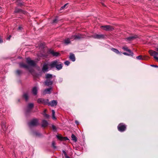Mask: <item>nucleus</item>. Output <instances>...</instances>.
Segmentation results:
<instances>
[{"instance_id": "nucleus-22", "label": "nucleus", "mask_w": 158, "mask_h": 158, "mask_svg": "<svg viewBox=\"0 0 158 158\" xmlns=\"http://www.w3.org/2000/svg\"><path fill=\"white\" fill-rule=\"evenodd\" d=\"M81 38V35H74L73 36H72L71 38V39H80Z\"/></svg>"}, {"instance_id": "nucleus-26", "label": "nucleus", "mask_w": 158, "mask_h": 158, "mask_svg": "<svg viewBox=\"0 0 158 158\" xmlns=\"http://www.w3.org/2000/svg\"><path fill=\"white\" fill-rule=\"evenodd\" d=\"M2 129L4 131H5L6 129V127L4 123H2L1 125Z\"/></svg>"}, {"instance_id": "nucleus-49", "label": "nucleus", "mask_w": 158, "mask_h": 158, "mask_svg": "<svg viewBox=\"0 0 158 158\" xmlns=\"http://www.w3.org/2000/svg\"><path fill=\"white\" fill-rule=\"evenodd\" d=\"M128 54H130V52H128Z\"/></svg>"}, {"instance_id": "nucleus-47", "label": "nucleus", "mask_w": 158, "mask_h": 158, "mask_svg": "<svg viewBox=\"0 0 158 158\" xmlns=\"http://www.w3.org/2000/svg\"><path fill=\"white\" fill-rule=\"evenodd\" d=\"M17 2L20 1V0H16Z\"/></svg>"}, {"instance_id": "nucleus-37", "label": "nucleus", "mask_w": 158, "mask_h": 158, "mask_svg": "<svg viewBox=\"0 0 158 158\" xmlns=\"http://www.w3.org/2000/svg\"><path fill=\"white\" fill-rule=\"evenodd\" d=\"M52 128L53 130L54 131H55L56 130V127L55 126H54L53 125H52Z\"/></svg>"}, {"instance_id": "nucleus-32", "label": "nucleus", "mask_w": 158, "mask_h": 158, "mask_svg": "<svg viewBox=\"0 0 158 158\" xmlns=\"http://www.w3.org/2000/svg\"><path fill=\"white\" fill-rule=\"evenodd\" d=\"M44 99L43 98H39L38 99L37 102L39 103H42L44 101Z\"/></svg>"}, {"instance_id": "nucleus-3", "label": "nucleus", "mask_w": 158, "mask_h": 158, "mask_svg": "<svg viewBox=\"0 0 158 158\" xmlns=\"http://www.w3.org/2000/svg\"><path fill=\"white\" fill-rule=\"evenodd\" d=\"M126 126L123 123L119 124L118 126V131L121 132L124 131L126 130Z\"/></svg>"}, {"instance_id": "nucleus-8", "label": "nucleus", "mask_w": 158, "mask_h": 158, "mask_svg": "<svg viewBox=\"0 0 158 158\" xmlns=\"http://www.w3.org/2000/svg\"><path fill=\"white\" fill-rule=\"evenodd\" d=\"M57 104V101L56 100H52L51 102L48 103L49 106H55Z\"/></svg>"}, {"instance_id": "nucleus-11", "label": "nucleus", "mask_w": 158, "mask_h": 158, "mask_svg": "<svg viewBox=\"0 0 158 158\" xmlns=\"http://www.w3.org/2000/svg\"><path fill=\"white\" fill-rule=\"evenodd\" d=\"M104 35H95L94 36V38L100 39L103 38L104 37Z\"/></svg>"}, {"instance_id": "nucleus-13", "label": "nucleus", "mask_w": 158, "mask_h": 158, "mask_svg": "<svg viewBox=\"0 0 158 158\" xmlns=\"http://www.w3.org/2000/svg\"><path fill=\"white\" fill-rule=\"evenodd\" d=\"M44 83L46 85L48 86L49 85H51L52 84V82L48 79H47V80Z\"/></svg>"}, {"instance_id": "nucleus-34", "label": "nucleus", "mask_w": 158, "mask_h": 158, "mask_svg": "<svg viewBox=\"0 0 158 158\" xmlns=\"http://www.w3.org/2000/svg\"><path fill=\"white\" fill-rule=\"evenodd\" d=\"M52 77V75L50 74H47L46 75V78L48 79V78H51Z\"/></svg>"}, {"instance_id": "nucleus-45", "label": "nucleus", "mask_w": 158, "mask_h": 158, "mask_svg": "<svg viewBox=\"0 0 158 158\" xmlns=\"http://www.w3.org/2000/svg\"><path fill=\"white\" fill-rule=\"evenodd\" d=\"M18 4H19V6H21V5L22 4V3H19Z\"/></svg>"}, {"instance_id": "nucleus-2", "label": "nucleus", "mask_w": 158, "mask_h": 158, "mask_svg": "<svg viewBox=\"0 0 158 158\" xmlns=\"http://www.w3.org/2000/svg\"><path fill=\"white\" fill-rule=\"evenodd\" d=\"M156 51L157 52L153 51L152 50H150L149 51V52L151 56H153L154 59L156 60L158 62V48H157L156 49Z\"/></svg>"}, {"instance_id": "nucleus-27", "label": "nucleus", "mask_w": 158, "mask_h": 158, "mask_svg": "<svg viewBox=\"0 0 158 158\" xmlns=\"http://www.w3.org/2000/svg\"><path fill=\"white\" fill-rule=\"evenodd\" d=\"M65 45H67L69 43V38L65 39L64 43Z\"/></svg>"}, {"instance_id": "nucleus-29", "label": "nucleus", "mask_w": 158, "mask_h": 158, "mask_svg": "<svg viewBox=\"0 0 158 158\" xmlns=\"http://www.w3.org/2000/svg\"><path fill=\"white\" fill-rule=\"evenodd\" d=\"M123 49L125 51H127L128 52H132L131 50L128 49V48L126 46L123 47Z\"/></svg>"}, {"instance_id": "nucleus-33", "label": "nucleus", "mask_w": 158, "mask_h": 158, "mask_svg": "<svg viewBox=\"0 0 158 158\" xmlns=\"http://www.w3.org/2000/svg\"><path fill=\"white\" fill-rule=\"evenodd\" d=\"M63 155H64L65 158H69L67 156L66 152L64 151H63Z\"/></svg>"}, {"instance_id": "nucleus-7", "label": "nucleus", "mask_w": 158, "mask_h": 158, "mask_svg": "<svg viewBox=\"0 0 158 158\" xmlns=\"http://www.w3.org/2000/svg\"><path fill=\"white\" fill-rule=\"evenodd\" d=\"M34 104L32 103H29L27 108V111L28 112L30 111L31 109L33 107Z\"/></svg>"}, {"instance_id": "nucleus-21", "label": "nucleus", "mask_w": 158, "mask_h": 158, "mask_svg": "<svg viewBox=\"0 0 158 158\" xmlns=\"http://www.w3.org/2000/svg\"><path fill=\"white\" fill-rule=\"evenodd\" d=\"M20 66L21 67H23L27 69H29V67L28 65L24 64L23 63H21L19 64Z\"/></svg>"}, {"instance_id": "nucleus-39", "label": "nucleus", "mask_w": 158, "mask_h": 158, "mask_svg": "<svg viewBox=\"0 0 158 158\" xmlns=\"http://www.w3.org/2000/svg\"><path fill=\"white\" fill-rule=\"evenodd\" d=\"M16 73L18 74H19L21 72V71L19 70H17L16 71Z\"/></svg>"}, {"instance_id": "nucleus-12", "label": "nucleus", "mask_w": 158, "mask_h": 158, "mask_svg": "<svg viewBox=\"0 0 158 158\" xmlns=\"http://www.w3.org/2000/svg\"><path fill=\"white\" fill-rule=\"evenodd\" d=\"M38 88L36 87H34L32 89V93L34 95H36L37 94Z\"/></svg>"}, {"instance_id": "nucleus-48", "label": "nucleus", "mask_w": 158, "mask_h": 158, "mask_svg": "<svg viewBox=\"0 0 158 158\" xmlns=\"http://www.w3.org/2000/svg\"><path fill=\"white\" fill-rule=\"evenodd\" d=\"M29 71L31 73V70H29Z\"/></svg>"}, {"instance_id": "nucleus-25", "label": "nucleus", "mask_w": 158, "mask_h": 158, "mask_svg": "<svg viewBox=\"0 0 158 158\" xmlns=\"http://www.w3.org/2000/svg\"><path fill=\"white\" fill-rule=\"evenodd\" d=\"M111 50L112 51H113L114 52L117 54H118L120 53L119 51L116 49L112 48L111 49Z\"/></svg>"}, {"instance_id": "nucleus-31", "label": "nucleus", "mask_w": 158, "mask_h": 158, "mask_svg": "<svg viewBox=\"0 0 158 158\" xmlns=\"http://www.w3.org/2000/svg\"><path fill=\"white\" fill-rule=\"evenodd\" d=\"M52 118L53 119L55 120L56 119V118L55 116V112L54 110H52Z\"/></svg>"}, {"instance_id": "nucleus-6", "label": "nucleus", "mask_w": 158, "mask_h": 158, "mask_svg": "<svg viewBox=\"0 0 158 158\" xmlns=\"http://www.w3.org/2000/svg\"><path fill=\"white\" fill-rule=\"evenodd\" d=\"M101 28L106 31L112 30L113 28L109 25H105L104 26H101Z\"/></svg>"}, {"instance_id": "nucleus-15", "label": "nucleus", "mask_w": 158, "mask_h": 158, "mask_svg": "<svg viewBox=\"0 0 158 158\" xmlns=\"http://www.w3.org/2000/svg\"><path fill=\"white\" fill-rule=\"evenodd\" d=\"M57 137L58 139L61 140H65L67 139H68L67 138L65 137H63L60 135H57Z\"/></svg>"}, {"instance_id": "nucleus-41", "label": "nucleus", "mask_w": 158, "mask_h": 158, "mask_svg": "<svg viewBox=\"0 0 158 158\" xmlns=\"http://www.w3.org/2000/svg\"><path fill=\"white\" fill-rule=\"evenodd\" d=\"M55 142H52V145L54 148H56V147L55 146Z\"/></svg>"}, {"instance_id": "nucleus-14", "label": "nucleus", "mask_w": 158, "mask_h": 158, "mask_svg": "<svg viewBox=\"0 0 158 158\" xmlns=\"http://www.w3.org/2000/svg\"><path fill=\"white\" fill-rule=\"evenodd\" d=\"M137 37V35H135L134 36H130L128 38H127V39L128 40H133L135 39Z\"/></svg>"}, {"instance_id": "nucleus-5", "label": "nucleus", "mask_w": 158, "mask_h": 158, "mask_svg": "<svg viewBox=\"0 0 158 158\" xmlns=\"http://www.w3.org/2000/svg\"><path fill=\"white\" fill-rule=\"evenodd\" d=\"M27 62L31 66H35L36 64L35 62L33 60H31L29 58H27Z\"/></svg>"}, {"instance_id": "nucleus-46", "label": "nucleus", "mask_w": 158, "mask_h": 158, "mask_svg": "<svg viewBox=\"0 0 158 158\" xmlns=\"http://www.w3.org/2000/svg\"><path fill=\"white\" fill-rule=\"evenodd\" d=\"M21 27H19V30H20L21 29Z\"/></svg>"}, {"instance_id": "nucleus-20", "label": "nucleus", "mask_w": 158, "mask_h": 158, "mask_svg": "<svg viewBox=\"0 0 158 158\" xmlns=\"http://www.w3.org/2000/svg\"><path fill=\"white\" fill-rule=\"evenodd\" d=\"M71 139L74 142H76L77 141V137L73 134H72L71 135Z\"/></svg>"}, {"instance_id": "nucleus-4", "label": "nucleus", "mask_w": 158, "mask_h": 158, "mask_svg": "<svg viewBox=\"0 0 158 158\" xmlns=\"http://www.w3.org/2000/svg\"><path fill=\"white\" fill-rule=\"evenodd\" d=\"M38 124V120L36 119H34L31 120L29 123V125L30 127L36 126Z\"/></svg>"}, {"instance_id": "nucleus-16", "label": "nucleus", "mask_w": 158, "mask_h": 158, "mask_svg": "<svg viewBox=\"0 0 158 158\" xmlns=\"http://www.w3.org/2000/svg\"><path fill=\"white\" fill-rule=\"evenodd\" d=\"M48 125V123L45 120H43L42 121V126L43 127H47Z\"/></svg>"}, {"instance_id": "nucleus-43", "label": "nucleus", "mask_w": 158, "mask_h": 158, "mask_svg": "<svg viewBox=\"0 0 158 158\" xmlns=\"http://www.w3.org/2000/svg\"><path fill=\"white\" fill-rule=\"evenodd\" d=\"M75 123L77 124H78L79 123V122H78V121H76Z\"/></svg>"}, {"instance_id": "nucleus-1", "label": "nucleus", "mask_w": 158, "mask_h": 158, "mask_svg": "<svg viewBox=\"0 0 158 158\" xmlns=\"http://www.w3.org/2000/svg\"><path fill=\"white\" fill-rule=\"evenodd\" d=\"M58 63L59 62L55 60L50 63L45 64L43 65L42 70L44 71H46L48 70V66H50L51 68L56 67V64Z\"/></svg>"}, {"instance_id": "nucleus-28", "label": "nucleus", "mask_w": 158, "mask_h": 158, "mask_svg": "<svg viewBox=\"0 0 158 158\" xmlns=\"http://www.w3.org/2000/svg\"><path fill=\"white\" fill-rule=\"evenodd\" d=\"M136 58L137 59L140 60H143L145 59L144 57H142V56L141 55L137 56Z\"/></svg>"}, {"instance_id": "nucleus-40", "label": "nucleus", "mask_w": 158, "mask_h": 158, "mask_svg": "<svg viewBox=\"0 0 158 158\" xmlns=\"http://www.w3.org/2000/svg\"><path fill=\"white\" fill-rule=\"evenodd\" d=\"M57 21H58L57 19L56 18L53 20V23H56Z\"/></svg>"}, {"instance_id": "nucleus-44", "label": "nucleus", "mask_w": 158, "mask_h": 158, "mask_svg": "<svg viewBox=\"0 0 158 158\" xmlns=\"http://www.w3.org/2000/svg\"><path fill=\"white\" fill-rule=\"evenodd\" d=\"M151 66H154V67H158L157 65H151Z\"/></svg>"}, {"instance_id": "nucleus-23", "label": "nucleus", "mask_w": 158, "mask_h": 158, "mask_svg": "<svg viewBox=\"0 0 158 158\" xmlns=\"http://www.w3.org/2000/svg\"><path fill=\"white\" fill-rule=\"evenodd\" d=\"M130 52V54H128V53L125 52H123V53L124 55H127V56H133V53L132 52Z\"/></svg>"}, {"instance_id": "nucleus-24", "label": "nucleus", "mask_w": 158, "mask_h": 158, "mask_svg": "<svg viewBox=\"0 0 158 158\" xmlns=\"http://www.w3.org/2000/svg\"><path fill=\"white\" fill-rule=\"evenodd\" d=\"M46 111V110L45 109V110H44V112L43 113V114L45 118H49V116L48 114H46L45 113V112Z\"/></svg>"}, {"instance_id": "nucleus-35", "label": "nucleus", "mask_w": 158, "mask_h": 158, "mask_svg": "<svg viewBox=\"0 0 158 158\" xmlns=\"http://www.w3.org/2000/svg\"><path fill=\"white\" fill-rule=\"evenodd\" d=\"M21 10L20 9H18V8H16L15 9V13H18V12H20L21 11Z\"/></svg>"}, {"instance_id": "nucleus-38", "label": "nucleus", "mask_w": 158, "mask_h": 158, "mask_svg": "<svg viewBox=\"0 0 158 158\" xmlns=\"http://www.w3.org/2000/svg\"><path fill=\"white\" fill-rule=\"evenodd\" d=\"M64 64L67 65H68L69 64V62L68 61H66L64 62Z\"/></svg>"}, {"instance_id": "nucleus-30", "label": "nucleus", "mask_w": 158, "mask_h": 158, "mask_svg": "<svg viewBox=\"0 0 158 158\" xmlns=\"http://www.w3.org/2000/svg\"><path fill=\"white\" fill-rule=\"evenodd\" d=\"M48 102V99L45 100L44 99L42 104H44V105L48 104V103H49V102Z\"/></svg>"}, {"instance_id": "nucleus-17", "label": "nucleus", "mask_w": 158, "mask_h": 158, "mask_svg": "<svg viewBox=\"0 0 158 158\" xmlns=\"http://www.w3.org/2000/svg\"><path fill=\"white\" fill-rule=\"evenodd\" d=\"M62 64H60L59 62L58 64H56V67L58 70H60L62 68Z\"/></svg>"}, {"instance_id": "nucleus-19", "label": "nucleus", "mask_w": 158, "mask_h": 158, "mask_svg": "<svg viewBox=\"0 0 158 158\" xmlns=\"http://www.w3.org/2000/svg\"><path fill=\"white\" fill-rule=\"evenodd\" d=\"M70 59L73 61H74L75 60V58L74 54H70Z\"/></svg>"}, {"instance_id": "nucleus-36", "label": "nucleus", "mask_w": 158, "mask_h": 158, "mask_svg": "<svg viewBox=\"0 0 158 158\" xmlns=\"http://www.w3.org/2000/svg\"><path fill=\"white\" fill-rule=\"evenodd\" d=\"M68 4H65L64 6H62L60 10V11L61 10H63L65 6H66Z\"/></svg>"}, {"instance_id": "nucleus-10", "label": "nucleus", "mask_w": 158, "mask_h": 158, "mask_svg": "<svg viewBox=\"0 0 158 158\" xmlns=\"http://www.w3.org/2000/svg\"><path fill=\"white\" fill-rule=\"evenodd\" d=\"M52 89V88H49L47 89H45L44 90L43 92V94H50L51 92V90Z\"/></svg>"}, {"instance_id": "nucleus-9", "label": "nucleus", "mask_w": 158, "mask_h": 158, "mask_svg": "<svg viewBox=\"0 0 158 158\" xmlns=\"http://www.w3.org/2000/svg\"><path fill=\"white\" fill-rule=\"evenodd\" d=\"M49 52L53 56H60V54L58 52H55L53 50L50 51Z\"/></svg>"}, {"instance_id": "nucleus-42", "label": "nucleus", "mask_w": 158, "mask_h": 158, "mask_svg": "<svg viewBox=\"0 0 158 158\" xmlns=\"http://www.w3.org/2000/svg\"><path fill=\"white\" fill-rule=\"evenodd\" d=\"M11 37V35H9V36L7 38V39L9 40L10 38Z\"/></svg>"}, {"instance_id": "nucleus-18", "label": "nucleus", "mask_w": 158, "mask_h": 158, "mask_svg": "<svg viewBox=\"0 0 158 158\" xmlns=\"http://www.w3.org/2000/svg\"><path fill=\"white\" fill-rule=\"evenodd\" d=\"M29 95L28 93H26L23 94V97L27 101L29 98Z\"/></svg>"}]
</instances>
